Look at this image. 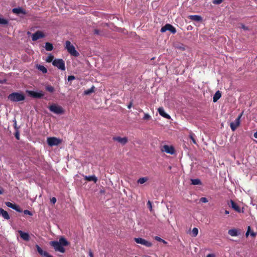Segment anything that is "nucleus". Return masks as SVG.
<instances>
[{
  "label": "nucleus",
  "mask_w": 257,
  "mask_h": 257,
  "mask_svg": "<svg viewBox=\"0 0 257 257\" xmlns=\"http://www.w3.org/2000/svg\"><path fill=\"white\" fill-rule=\"evenodd\" d=\"M36 247L37 248V251L38 252V253L41 255H44L45 256V257H53L52 255H51V254H50L48 252L46 251H44L40 246L38 244H36Z\"/></svg>",
  "instance_id": "obj_14"
},
{
  "label": "nucleus",
  "mask_w": 257,
  "mask_h": 257,
  "mask_svg": "<svg viewBox=\"0 0 257 257\" xmlns=\"http://www.w3.org/2000/svg\"><path fill=\"white\" fill-rule=\"evenodd\" d=\"M47 142L48 145L51 147L58 146L61 143V140L56 137H48Z\"/></svg>",
  "instance_id": "obj_5"
},
{
  "label": "nucleus",
  "mask_w": 257,
  "mask_h": 257,
  "mask_svg": "<svg viewBox=\"0 0 257 257\" xmlns=\"http://www.w3.org/2000/svg\"><path fill=\"white\" fill-rule=\"evenodd\" d=\"M134 240L137 243L141 244L147 247H151L152 245V243L151 242L141 237L135 238Z\"/></svg>",
  "instance_id": "obj_8"
},
{
  "label": "nucleus",
  "mask_w": 257,
  "mask_h": 257,
  "mask_svg": "<svg viewBox=\"0 0 257 257\" xmlns=\"http://www.w3.org/2000/svg\"><path fill=\"white\" fill-rule=\"evenodd\" d=\"M94 33L95 34H96V35H100V31L98 29H95L94 31Z\"/></svg>",
  "instance_id": "obj_48"
},
{
  "label": "nucleus",
  "mask_w": 257,
  "mask_h": 257,
  "mask_svg": "<svg viewBox=\"0 0 257 257\" xmlns=\"http://www.w3.org/2000/svg\"><path fill=\"white\" fill-rule=\"evenodd\" d=\"M45 89L50 93H53L55 91V88L51 85H47L45 87Z\"/></svg>",
  "instance_id": "obj_26"
},
{
  "label": "nucleus",
  "mask_w": 257,
  "mask_h": 257,
  "mask_svg": "<svg viewBox=\"0 0 257 257\" xmlns=\"http://www.w3.org/2000/svg\"><path fill=\"white\" fill-rule=\"evenodd\" d=\"M148 207L149 208L150 210L151 211L152 210V203L150 201H148L147 203Z\"/></svg>",
  "instance_id": "obj_40"
},
{
  "label": "nucleus",
  "mask_w": 257,
  "mask_h": 257,
  "mask_svg": "<svg viewBox=\"0 0 257 257\" xmlns=\"http://www.w3.org/2000/svg\"><path fill=\"white\" fill-rule=\"evenodd\" d=\"M45 49L48 51H52L53 49V46L52 44L47 42L45 44Z\"/></svg>",
  "instance_id": "obj_25"
},
{
  "label": "nucleus",
  "mask_w": 257,
  "mask_h": 257,
  "mask_svg": "<svg viewBox=\"0 0 257 257\" xmlns=\"http://www.w3.org/2000/svg\"><path fill=\"white\" fill-rule=\"evenodd\" d=\"M49 244L54 247L56 251L64 253L65 252V249L64 246H68L70 243L65 238L61 237L59 241H52L50 242Z\"/></svg>",
  "instance_id": "obj_1"
},
{
  "label": "nucleus",
  "mask_w": 257,
  "mask_h": 257,
  "mask_svg": "<svg viewBox=\"0 0 257 257\" xmlns=\"http://www.w3.org/2000/svg\"><path fill=\"white\" fill-rule=\"evenodd\" d=\"M13 209L19 212H22L23 211L22 209L20 207V206L16 204H15Z\"/></svg>",
  "instance_id": "obj_33"
},
{
  "label": "nucleus",
  "mask_w": 257,
  "mask_h": 257,
  "mask_svg": "<svg viewBox=\"0 0 257 257\" xmlns=\"http://www.w3.org/2000/svg\"><path fill=\"white\" fill-rule=\"evenodd\" d=\"M50 110L54 113L59 114L64 113V111L63 108L56 104H53L49 107Z\"/></svg>",
  "instance_id": "obj_4"
},
{
  "label": "nucleus",
  "mask_w": 257,
  "mask_h": 257,
  "mask_svg": "<svg viewBox=\"0 0 257 257\" xmlns=\"http://www.w3.org/2000/svg\"><path fill=\"white\" fill-rule=\"evenodd\" d=\"M65 48L71 55L75 57H78L79 55V53L76 50L74 46L69 41L66 42Z\"/></svg>",
  "instance_id": "obj_2"
},
{
  "label": "nucleus",
  "mask_w": 257,
  "mask_h": 257,
  "mask_svg": "<svg viewBox=\"0 0 257 257\" xmlns=\"http://www.w3.org/2000/svg\"><path fill=\"white\" fill-rule=\"evenodd\" d=\"M36 67L39 70L42 71L43 74H46L47 72V68L43 65H37Z\"/></svg>",
  "instance_id": "obj_22"
},
{
  "label": "nucleus",
  "mask_w": 257,
  "mask_h": 257,
  "mask_svg": "<svg viewBox=\"0 0 257 257\" xmlns=\"http://www.w3.org/2000/svg\"><path fill=\"white\" fill-rule=\"evenodd\" d=\"M132 104H133L132 102H131L130 103V104L127 105V108H129V109L131 108L132 106Z\"/></svg>",
  "instance_id": "obj_54"
},
{
  "label": "nucleus",
  "mask_w": 257,
  "mask_h": 257,
  "mask_svg": "<svg viewBox=\"0 0 257 257\" xmlns=\"http://www.w3.org/2000/svg\"><path fill=\"white\" fill-rule=\"evenodd\" d=\"M254 137L257 139V132L254 134Z\"/></svg>",
  "instance_id": "obj_57"
},
{
  "label": "nucleus",
  "mask_w": 257,
  "mask_h": 257,
  "mask_svg": "<svg viewBox=\"0 0 257 257\" xmlns=\"http://www.w3.org/2000/svg\"><path fill=\"white\" fill-rule=\"evenodd\" d=\"M12 101L19 102L25 100V97H8Z\"/></svg>",
  "instance_id": "obj_24"
},
{
  "label": "nucleus",
  "mask_w": 257,
  "mask_h": 257,
  "mask_svg": "<svg viewBox=\"0 0 257 257\" xmlns=\"http://www.w3.org/2000/svg\"><path fill=\"white\" fill-rule=\"evenodd\" d=\"M250 229V226H248L247 231V232L245 233V236L246 237H247L248 236V235H249Z\"/></svg>",
  "instance_id": "obj_47"
},
{
  "label": "nucleus",
  "mask_w": 257,
  "mask_h": 257,
  "mask_svg": "<svg viewBox=\"0 0 257 257\" xmlns=\"http://www.w3.org/2000/svg\"><path fill=\"white\" fill-rule=\"evenodd\" d=\"M112 139L113 141L118 142L122 145H124L128 142V139L126 137L121 138L120 137H114Z\"/></svg>",
  "instance_id": "obj_11"
},
{
  "label": "nucleus",
  "mask_w": 257,
  "mask_h": 257,
  "mask_svg": "<svg viewBox=\"0 0 257 257\" xmlns=\"http://www.w3.org/2000/svg\"><path fill=\"white\" fill-rule=\"evenodd\" d=\"M194 135L193 134H190L189 135L190 139L192 141L193 144H196V142L194 137Z\"/></svg>",
  "instance_id": "obj_36"
},
{
  "label": "nucleus",
  "mask_w": 257,
  "mask_h": 257,
  "mask_svg": "<svg viewBox=\"0 0 257 257\" xmlns=\"http://www.w3.org/2000/svg\"><path fill=\"white\" fill-rule=\"evenodd\" d=\"M5 81H6L5 80H0V83H3Z\"/></svg>",
  "instance_id": "obj_59"
},
{
  "label": "nucleus",
  "mask_w": 257,
  "mask_h": 257,
  "mask_svg": "<svg viewBox=\"0 0 257 257\" xmlns=\"http://www.w3.org/2000/svg\"><path fill=\"white\" fill-rule=\"evenodd\" d=\"M223 2V0H212V3L215 5H219Z\"/></svg>",
  "instance_id": "obj_39"
},
{
  "label": "nucleus",
  "mask_w": 257,
  "mask_h": 257,
  "mask_svg": "<svg viewBox=\"0 0 257 257\" xmlns=\"http://www.w3.org/2000/svg\"><path fill=\"white\" fill-rule=\"evenodd\" d=\"M250 235H251L252 236L254 237V236H255V235H256V233H254V232H251Z\"/></svg>",
  "instance_id": "obj_55"
},
{
  "label": "nucleus",
  "mask_w": 257,
  "mask_h": 257,
  "mask_svg": "<svg viewBox=\"0 0 257 257\" xmlns=\"http://www.w3.org/2000/svg\"><path fill=\"white\" fill-rule=\"evenodd\" d=\"M243 112H242L240 114H239L238 117L235 119L234 122H232L230 124V126L232 131H234L237 127L240 124V120L242 116Z\"/></svg>",
  "instance_id": "obj_7"
},
{
  "label": "nucleus",
  "mask_w": 257,
  "mask_h": 257,
  "mask_svg": "<svg viewBox=\"0 0 257 257\" xmlns=\"http://www.w3.org/2000/svg\"><path fill=\"white\" fill-rule=\"evenodd\" d=\"M14 122H14V128H15L16 131V130H18L19 127L17 126L16 120H15Z\"/></svg>",
  "instance_id": "obj_50"
},
{
  "label": "nucleus",
  "mask_w": 257,
  "mask_h": 257,
  "mask_svg": "<svg viewBox=\"0 0 257 257\" xmlns=\"http://www.w3.org/2000/svg\"><path fill=\"white\" fill-rule=\"evenodd\" d=\"M95 100L97 101V102L99 103V101H101V99L99 98H98L97 99H95Z\"/></svg>",
  "instance_id": "obj_56"
},
{
  "label": "nucleus",
  "mask_w": 257,
  "mask_h": 257,
  "mask_svg": "<svg viewBox=\"0 0 257 257\" xmlns=\"http://www.w3.org/2000/svg\"><path fill=\"white\" fill-rule=\"evenodd\" d=\"M3 194V191L0 189V194Z\"/></svg>",
  "instance_id": "obj_61"
},
{
  "label": "nucleus",
  "mask_w": 257,
  "mask_h": 257,
  "mask_svg": "<svg viewBox=\"0 0 257 257\" xmlns=\"http://www.w3.org/2000/svg\"><path fill=\"white\" fill-rule=\"evenodd\" d=\"M9 96L10 97H16V96H24L23 94H20L17 92H14L10 94Z\"/></svg>",
  "instance_id": "obj_32"
},
{
  "label": "nucleus",
  "mask_w": 257,
  "mask_h": 257,
  "mask_svg": "<svg viewBox=\"0 0 257 257\" xmlns=\"http://www.w3.org/2000/svg\"><path fill=\"white\" fill-rule=\"evenodd\" d=\"M45 37V34L41 31H37L32 35V39L33 41H36L40 39Z\"/></svg>",
  "instance_id": "obj_9"
},
{
  "label": "nucleus",
  "mask_w": 257,
  "mask_h": 257,
  "mask_svg": "<svg viewBox=\"0 0 257 257\" xmlns=\"http://www.w3.org/2000/svg\"><path fill=\"white\" fill-rule=\"evenodd\" d=\"M0 214L5 219H9L10 218V216L7 211L3 209V208H0Z\"/></svg>",
  "instance_id": "obj_20"
},
{
  "label": "nucleus",
  "mask_w": 257,
  "mask_h": 257,
  "mask_svg": "<svg viewBox=\"0 0 257 257\" xmlns=\"http://www.w3.org/2000/svg\"><path fill=\"white\" fill-rule=\"evenodd\" d=\"M5 204H6V205L8 207H10V208H12V209L13 208V207H14V205H15V204H13V203H11V202H5Z\"/></svg>",
  "instance_id": "obj_37"
},
{
  "label": "nucleus",
  "mask_w": 257,
  "mask_h": 257,
  "mask_svg": "<svg viewBox=\"0 0 257 257\" xmlns=\"http://www.w3.org/2000/svg\"><path fill=\"white\" fill-rule=\"evenodd\" d=\"M220 97H213V102H216Z\"/></svg>",
  "instance_id": "obj_53"
},
{
  "label": "nucleus",
  "mask_w": 257,
  "mask_h": 257,
  "mask_svg": "<svg viewBox=\"0 0 257 257\" xmlns=\"http://www.w3.org/2000/svg\"><path fill=\"white\" fill-rule=\"evenodd\" d=\"M8 22L7 20L0 17V24L7 25L8 24Z\"/></svg>",
  "instance_id": "obj_34"
},
{
  "label": "nucleus",
  "mask_w": 257,
  "mask_h": 257,
  "mask_svg": "<svg viewBox=\"0 0 257 257\" xmlns=\"http://www.w3.org/2000/svg\"><path fill=\"white\" fill-rule=\"evenodd\" d=\"M151 118V116L148 113H145L143 119L144 120H149Z\"/></svg>",
  "instance_id": "obj_35"
},
{
  "label": "nucleus",
  "mask_w": 257,
  "mask_h": 257,
  "mask_svg": "<svg viewBox=\"0 0 257 257\" xmlns=\"http://www.w3.org/2000/svg\"><path fill=\"white\" fill-rule=\"evenodd\" d=\"M24 213L25 214L29 215L30 216H32L33 215L32 213L30 211H29L28 210H25L24 211Z\"/></svg>",
  "instance_id": "obj_42"
},
{
  "label": "nucleus",
  "mask_w": 257,
  "mask_h": 257,
  "mask_svg": "<svg viewBox=\"0 0 257 257\" xmlns=\"http://www.w3.org/2000/svg\"><path fill=\"white\" fill-rule=\"evenodd\" d=\"M200 201L203 203H207L208 201V199L206 197H201Z\"/></svg>",
  "instance_id": "obj_41"
},
{
  "label": "nucleus",
  "mask_w": 257,
  "mask_h": 257,
  "mask_svg": "<svg viewBox=\"0 0 257 257\" xmlns=\"http://www.w3.org/2000/svg\"><path fill=\"white\" fill-rule=\"evenodd\" d=\"M161 242L164 243H167V242L164 240V241H162Z\"/></svg>",
  "instance_id": "obj_60"
},
{
  "label": "nucleus",
  "mask_w": 257,
  "mask_h": 257,
  "mask_svg": "<svg viewBox=\"0 0 257 257\" xmlns=\"http://www.w3.org/2000/svg\"><path fill=\"white\" fill-rule=\"evenodd\" d=\"M36 247L37 248V251L38 252V253L41 255H44L45 256V257H53L52 255H51V254H50L48 252L46 251H44L40 246L38 244H36Z\"/></svg>",
  "instance_id": "obj_13"
},
{
  "label": "nucleus",
  "mask_w": 257,
  "mask_h": 257,
  "mask_svg": "<svg viewBox=\"0 0 257 257\" xmlns=\"http://www.w3.org/2000/svg\"><path fill=\"white\" fill-rule=\"evenodd\" d=\"M54 56L52 54H49V56L47 57L46 61L47 62L50 63L51 62H53V59H54Z\"/></svg>",
  "instance_id": "obj_30"
},
{
  "label": "nucleus",
  "mask_w": 257,
  "mask_h": 257,
  "mask_svg": "<svg viewBox=\"0 0 257 257\" xmlns=\"http://www.w3.org/2000/svg\"><path fill=\"white\" fill-rule=\"evenodd\" d=\"M52 64L55 67H57L59 69L64 71L65 70V62L63 60L61 59H56L53 60Z\"/></svg>",
  "instance_id": "obj_3"
},
{
  "label": "nucleus",
  "mask_w": 257,
  "mask_h": 257,
  "mask_svg": "<svg viewBox=\"0 0 257 257\" xmlns=\"http://www.w3.org/2000/svg\"><path fill=\"white\" fill-rule=\"evenodd\" d=\"M213 96H221V93L220 91L218 90L214 94Z\"/></svg>",
  "instance_id": "obj_44"
},
{
  "label": "nucleus",
  "mask_w": 257,
  "mask_h": 257,
  "mask_svg": "<svg viewBox=\"0 0 257 257\" xmlns=\"http://www.w3.org/2000/svg\"><path fill=\"white\" fill-rule=\"evenodd\" d=\"M95 87L92 86L90 88L84 91V95H90L94 91Z\"/></svg>",
  "instance_id": "obj_23"
},
{
  "label": "nucleus",
  "mask_w": 257,
  "mask_h": 257,
  "mask_svg": "<svg viewBox=\"0 0 257 257\" xmlns=\"http://www.w3.org/2000/svg\"><path fill=\"white\" fill-rule=\"evenodd\" d=\"M230 205L236 212L238 213L243 212V210H241L240 207L232 200H230Z\"/></svg>",
  "instance_id": "obj_12"
},
{
  "label": "nucleus",
  "mask_w": 257,
  "mask_h": 257,
  "mask_svg": "<svg viewBox=\"0 0 257 257\" xmlns=\"http://www.w3.org/2000/svg\"><path fill=\"white\" fill-rule=\"evenodd\" d=\"M188 19L195 22H201L202 21V18L199 15H189L188 17Z\"/></svg>",
  "instance_id": "obj_18"
},
{
  "label": "nucleus",
  "mask_w": 257,
  "mask_h": 257,
  "mask_svg": "<svg viewBox=\"0 0 257 257\" xmlns=\"http://www.w3.org/2000/svg\"><path fill=\"white\" fill-rule=\"evenodd\" d=\"M158 111L160 115H161L163 117H165L166 118H167V119H170L171 118L170 116L168 114L166 113L165 112L163 107H159L158 109Z\"/></svg>",
  "instance_id": "obj_16"
},
{
  "label": "nucleus",
  "mask_w": 257,
  "mask_h": 257,
  "mask_svg": "<svg viewBox=\"0 0 257 257\" xmlns=\"http://www.w3.org/2000/svg\"><path fill=\"white\" fill-rule=\"evenodd\" d=\"M19 233L21 237L24 240L29 241L30 240V235L28 233L24 232L22 230H19Z\"/></svg>",
  "instance_id": "obj_17"
},
{
  "label": "nucleus",
  "mask_w": 257,
  "mask_h": 257,
  "mask_svg": "<svg viewBox=\"0 0 257 257\" xmlns=\"http://www.w3.org/2000/svg\"><path fill=\"white\" fill-rule=\"evenodd\" d=\"M224 213L225 214H228L229 212L228 210H225Z\"/></svg>",
  "instance_id": "obj_58"
},
{
  "label": "nucleus",
  "mask_w": 257,
  "mask_h": 257,
  "mask_svg": "<svg viewBox=\"0 0 257 257\" xmlns=\"http://www.w3.org/2000/svg\"><path fill=\"white\" fill-rule=\"evenodd\" d=\"M198 233V229L196 227L193 228L192 229V236L193 237H196Z\"/></svg>",
  "instance_id": "obj_31"
},
{
  "label": "nucleus",
  "mask_w": 257,
  "mask_h": 257,
  "mask_svg": "<svg viewBox=\"0 0 257 257\" xmlns=\"http://www.w3.org/2000/svg\"><path fill=\"white\" fill-rule=\"evenodd\" d=\"M167 31H169L172 34H175L176 33L175 28L169 24H167L164 26L162 27L160 30L162 33H164Z\"/></svg>",
  "instance_id": "obj_6"
},
{
  "label": "nucleus",
  "mask_w": 257,
  "mask_h": 257,
  "mask_svg": "<svg viewBox=\"0 0 257 257\" xmlns=\"http://www.w3.org/2000/svg\"><path fill=\"white\" fill-rule=\"evenodd\" d=\"M161 151L171 155H173L175 153V149L172 146L164 145L161 149Z\"/></svg>",
  "instance_id": "obj_10"
},
{
  "label": "nucleus",
  "mask_w": 257,
  "mask_h": 257,
  "mask_svg": "<svg viewBox=\"0 0 257 257\" xmlns=\"http://www.w3.org/2000/svg\"><path fill=\"white\" fill-rule=\"evenodd\" d=\"M15 136L18 140H20V133H19V130L16 131V133L15 134Z\"/></svg>",
  "instance_id": "obj_38"
},
{
  "label": "nucleus",
  "mask_w": 257,
  "mask_h": 257,
  "mask_svg": "<svg viewBox=\"0 0 257 257\" xmlns=\"http://www.w3.org/2000/svg\"><path fill=\"white\" fill-rule=\"evenodd\" d=\"M148 180V178L147 177H142L138 179V183L141 184H143L145 183Z\"/></svg>",
  "instance_id": "obj_29"
},
{
  "label": "nucleus",
  "mask_w": 257,
  "mask_h": 257,
  "mask_svg": "<svg viewBox=\"0 0 257 257\" xmlns=\"http://www.w3.org/2000/svg\"><path fill=\"white\" fill-rule=\"evenodd\" d=\"M75 78V76H73V75H70V76H69L68 77V81H71L73 80H74Z\"/></svg>",
  "instance_id": "obj_43"
},
{
  "label": "nucleus",
  "mask_w": 257,
  "mask_h": 257,
  "mask_svg": "<svg viewBox=\"0 0 257 257\" xmlns=\"http://www.w3.org/2000/svg\"><path fill=\"white\" fill-rule=\"evenodd\" d=\"M206 257H215V255L213 253H210L207 254Z\"/></svg>",
  "instance_id": "obj_52"
},
{
  "label": "nucleus",
  "mask_w": 257,
  "mask_h": 257,
  "mask_svg": "<svg viewBox=\"0 0 257 257\" xmlns=\"http://www.w3.org/2000/svg\"><path fill=\"white\" fill-rule=\"evenodd\" d=\"M89 255L90 257H93V253L91 250H89Z\"/></svg>",
  "instance_id": "obj_51"
},
{
  "label": "nucleus",
  "mask_w": 257,
  "mask_h": 257,
  "mask_svg": "<svg viewBox=\"0 0 257 257\" xmlns=\"http://www.w3.org/2000/svg\"><path fill=\"white\" fill-rule=\"evenodd\" d=\"M191 184L194 185H201V182L199 179H191Z\"/></svg>",
  "instance_id": "obj_27"
},
{
  "label": "nucleus",
  "mask_w": 257,
  "mask_h": 257,
  "mask_svg": "<svg viewBox=\"0 0 257 257\" xmlns=\"http://www.w3.org/2000/svg\"><path fill=\"white\" fill-rule=\"evenodd\" d=\"M51 203H52L53 204H55L56 202V198L55 197H53L51 199Z\"/></svg>",
  "instance_id": "obj_49"
},
{
  "label": "nucleus",
  "mask_w": 257,
  "mask_h": 257,
  "mask_svg": "<svg viewBox=\"0 0 257 257\" xmlns=\"http://www.w3.org/2000/svg\"><path fill=\"white\" fill-rule=\"evenodd\" d=\"M228 233L231 236H236L238 235V230L236 229H231L228 231Z\"/></svg>",
  "instance_id": "obj_21"
},
{
  "label": "nucleus",
  "mask_w": 257,
  "mask_h": 257,
  "mask_svg": "<svg viewBox=\"0 0 257 257\" xmlns=\"http://www.w3.org/2000/svg\"><path fill=\"white\" fill-rule=\"evenodd\" d=\"M12 12L14 14L19 15V14H23L26 15L27 14V12L25 10L23 9L22 8H14L12 10Z\"/></svg>",
  "instance_id": "obj_15"
},
{
  "label": "nucleus",
  "mask_w": 257,
  "mask_h": 257,
  "mask_svg": "<svg viewBox=\"0 0 257 257\" xmlns=\"http://www.w3.org/2000/svg\"><path fill=\"white\" fill-rule=\"evenodd\" d=\"M28 92L31 95V96H43V94L36 93L33 91H29Z\"/></svg>",
  "instance_id": "obj_28"
},
{
  "label": "nucleus",
  "mask_w": 257,
  "mask_h": 257,
  "mask_svg": "<svg viewBox=\"0 0 257 257\" xmlns=\"http://www.w3.org/2000/svg\"><path fill=\"white\" fill-rule=\"evenodd\" d=\"M84 179L87 181H93L94 183H96L97 181V178L95 175L92 176H85Z\"/></svg>",
  "instance_id": "obj_19"
},
{
  "label": "nucleus",
  "mask_w": 257,
  "mask_h": 257,
  "mask_svg": "<svg viewBox=\"0 0 257 257\" xmlns=\"http://www.w3.org/2000/svg\"><path fill=\"white\" fill-rule=\"evenodd\" d=\"M155 239L160 242H161L162 241H164V239H162L161 238H160V237H158V236H156Z\"/></svg>",
  "instance_id": "obj_46"
},
{
  "label": "nucleus",
  "mask_w": 257,
  "mask_h": 257,
  "mask_svg": "<svg viewBox=\"0 0 257 257\" xmlns=\"http://www.w3.org/2000/svg\"><path fill=\"white\" fill-rule=\"evenodd\" d=\"M241 28L244 30H249L248 27L245 26L244 25L242 24Z\"/></svg>",
  "instance_id": "obj_45"
}]
</instances>
